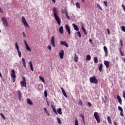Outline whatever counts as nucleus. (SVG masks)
Instances as JSON below:
<instances>
[{
	"label": "nucleus",
	"instance_id": "nucleus-29",
	"mask_svg": "<svg viewBox=\"0 0 125 125\" xmlns=\"http://www.w3.org/2000/svg\"><path fill=\"white\" fill-rule=\"evenodd\" d=\"M91 56H90V55H87L86 56V58L85 59V60L87 61H90V60H91Z\"/></svg>",
	"mask_w": 125,
	"mask_h": 125
},
{
	"label": "nucleus",
	"instance_id": "nucleus-7",
	"mask_svg": "<svg viewBox=\"0 0 125 125\" xmlns=\"http://www.w3.org/2000/svg\"><path fill=\"white\" fill-rule=\"evenodd\" d=\"M15 47H16V48L17 49V50L18 51L19 57L21 58V52L20 51V50H19V46L18 45V43H17V42H16L15 43Z\"/></svg>",
	"mask_w": 125,
	"mask_h": 125
},
{
	"label": "nucleus",
	"instance_id": "nucleus-39",
	"mask_svg": "<svg viewBox=\"0 0 125 125\" xmlns=\"http://www.w3.org/2000/svg\"><path fill=\"white\" fill-rule=\"evenodd\" d=\"M53 111H54V113H55L56 115H58V113H57V111H56V108H54L53 109Z\"/></svg>",
	"mask_w": 125,
	"mask_h": 125
},
{
	"label": "nucleus",
	"instance_id": "nucleus-46",
	"mask_svg": "<svg viewBox=\"0 0 125 125\" xmlns=\"http://www.w3.org/2000/svg\"><path fill=\"white\" fill-rule=\"evenodd\" d=\"M44 112L46 114V113H48V111L47 110V109H46L45 107L44 108Z\"/></svg>",
	"mask_w": 125,
	"mask_h": 125
},
{
	"label": "nucleus",
	"instance_id": "nucleus-60",
	"mask_svg": "<svg viewBox=\"0 0 125 125\" xmlns=\"http://www.w3.org/2000/svg\"><path fill=\"white\" fill-rule=\"evenodd\" d=\"M2 75H1V73L0 72V77H2Z\"/></svg>",
	"mask_w": 125,
	"mask_h": 125
},
{
	"label": "nucleus",
	"instance_id": "nucleus-43",
	"mask_svg": "<svg viewBox=\"0 0 125 125\" xmlns=\"http://www.w3.org/2000/svg\"><path fill=\"white\" fill-rule=\"evenodd\" d=\"M122 31H123V32H125V27L124 26H122Z\"/></svg>",
	"mask_w": 125,
	"mask_h": 125
},
{
	"label": "nucleus",
	"instance_id": "nucleus-48",
	"mask_svg": "<svg viewBox=\"0 0 125 125\" xmlns=\"http://www.w3.org/2000/svg\"><path fill=\"white\" fill-rule=\"evenodd\" d=\"M88 105L89 107H91L92 104H91V103L88 102Z\"/></svg>",
	"mask_w": 125,
	"mask_h": 125
},
{
	"label": "nucleus",
	"instance_id": "nucleus-59",
	"mask_svg": "<svg viewBox=\"0 0 125 125\" xmlns=\"http://www.w3.org/2000/svg\"><path fill=\"white\" fill-rule=\"evenodd\" d=\"M52 1L54 3H55V2H56V0H52Z\"/></svg>",
	"mask_w": 125,
	"mask_h": 125
},
{
	"label": "nucleus",
	"instance_id": "nucleus-64",
	"mask_svg": "<svg viewBox=\"0 0 125 125\" xmlns=\"http://www.w3.org/2000/svg\"><path fill=\"white\" fill-rule=\"evenodd\" d=\"M89 42H92V40L91 39H90Z\"/></svg>",
	"mask_w": 125,
	"mask_h": 125
},
{
	"label": "nucleus",
	"instance_id": "nucleus-5",
	"mask_svg": "<svg viewBox=\"0 0 125 125\" xmlns=\"http://www.w3.org/2000/svg\"><path fill=\"white\" fill-rule=\"evenodd\" d=\"M94 116L95 119L97 121V123H98V124L100 123V116L97 112H94Z\"/></svg>",
	"mask_w": 125,
	"mask_h": 125
},
{
	"label": "nucleus",
	"instance_id": "nucleus-57",
	"mask_svg": "<svg viewBox=\"0 0 125 125\" xmlns=\"http://www.w3.org/2000/svg\"><path fill=\"white\" fill-rule=\"evenodd\" d=\"M62 13H63V14L64 13H65V11H64L63 10H62Z\"/></svg>",
	"mask_w": 125,
	"mask_h": 125
},
{
	"label": "nucleus",
	"instance_id": "nucleus-44",
	"mask_svg": "<svg viewBox=\"0 0 125 125\" xmlns=\"http://www.w3.org/2000/svg\"><path fill=\"white\" fill-rule=\"evenodd\" d=\"M120 53H121V55H122V56H124V54L122 53V51L121 48H120Z\"/></svg>",
	"mask_w": 125,
	"mask_h": 125
},
{
	"label": "nucleus",
	"instance_id": "nucleus-33",
	"mask_svg": "<svg viewBox=\"0 0 125 125\" xmlns=\"http://www.w3.org/2000/svg\"><path fill=\"white\" fill-rule=\"evenodd\" d=\"M94 60L95 63H98V59L96 57H94Z\"/></svg>",
	"mask_w": 125,
	"mask_h": 125
},
{
	"label": "nucleus",
	"instance_id": "nucleus-53",
	"mask_svg": "<svg viewBox=\"0 0 125 125\" xmlns=\"http://www.w3.org/2000/svg\"><path fill=\"white\" fill-rule=\"evenodd\" d=\"M120 115H121L122 117H124V114L123 113V112H121Z\"/></svg>",
	"mask_w": 125,
	"mask_h": 125
},
{
	"label": "nucleus",
	"instance_id": "nucleus-15",
	"mask_svg": "<svg viewBox=\"0 0 125 125\" xmlns=\"http://www.w3.org/2000/svg\"><path fill=\"white\" fill-rule=\"evenodd\" d=\"M18 97L20 101H21V100L22 99V93H21V91H20V90H18Z\"/></svg>",
	"mask_w": 125,
	"mask_h": 125
},
{
	"label": "nucleus",
	"instance_id": "nucleus-45",
	"mask_svg": "<svg viewBox=\"0 0 125 125\" xmlns=\"http://www.w3.org/2000/svg\"><path fill=\"white\" fill-rule=\"evenodd\" d=\"M47 96V93L46 92V91H44V96L45 97H46Z\"/></svg>",
	"mask_w": 125,
	"mask_h": 125
},
{
	"label": "nucleus",
	"instance_id": "nucleus-4",
	"mask_svg": "<svg viewBox=\"0 0 125 125\" xmlns=\"http://www.w3.org/2000/svg\"><path fill=\"white\" fill-rule=\"evenodd\" d=\"M90 82L91 83H94V84H97L98 83V81L96 78V77L95 76H93V77H91L89 78Z\"/></svg>",
	"mask_w": 125,
	"mask_h": 125
},
{
	"label": "nucleus",
	"instance_id": "nucleus-35",
	"mask_svg": "<svg viewBox=\"0 0 125 125\" xmlns=\"http://www.w3.org/2000/svg\"><path fill=\"white\" fill-rule=\"evenodd\" d=\"M76 7L78 8H80L81 6H80V4L79 2H76Z\"/></svg>",
	"mask_w": 125,
	"mask_h": 125
},
{
	"label": "nucleus",
	"instance_id": "nucleus-12",
	"mask_svg": "<svg viewBox=\"0 0 125 125\" xmlns=\"http://www.w3.org/2000/svg\"><path fill=\"white\" fill-rule=\"evenodd\" d=\"M59 56L60 57L61 59H63V56H64V52L63 50H62L61 52L59 53Z\"/></svg>",
	"mask_w": 125,
	"mask_h": 125
},
{
	"label": "nucleus",
	"instance_id": "nucleus-10",
	"mask_svg": "<svg viewBox=\"0 0 125 125\" xmlns=\"http://www.w3.org/2000/svg\"><path fill=\"white\" fill-rule=\"evenodd\" d=\"M51 43L53 47H55V37L54 36H52L51 37Z\"/></svg>",
	"mask_w": 125,
	"mask_h": 125
},
{
	"label": "nucleus",
	"instance_id": "nucleus-58",
	"mask_svg": "<svg viewBox=\"0 0 125 125\" xmlns=\"http://www.w3.org/2000/svg\"><path fill=\"white\" fill-rule=\"evenodd\" d=\"M47 104L48 106H49V102L48 101H47Z\"/></svg>",
	"mask_w": 125,
	"mask_h": 125
},
{
	"label": "nucleus",
	"instance_id": "nucleus-52",
	"mask_svg": "<svg viewBox=\"0 0 125 125\" xmlns=\"http://www.w3.org/2000/svg\"><path fill=\"white\" fill-rule=\"evenodd\" d=\"M122 6L123 7V9H124V10L125 12V6L124 5L122 4Z\"/></svg>",
	"mask_w": 125,
	"mask_h": 125
},
{
	"label": "nucleus",
	"instance_id": "nucleus-6",
	"mask_svg": "<svg viewBox=\"0 0 125 125\" xmlns=\"http://www.w3.org/2000/svg\"><path fill=\"white\" fill-rule=\"evenodd\" d=\"M22 22L25 27H29V24L27 22V21L24 17H22Z\"/></svg>",
	"mask_w": 125,
	"mask_h": 125
},
{
	"label": "nucleus",
	"instance_id": "nucleus-55",
	"mask_svg": "<svg viewBox=\"0 0 125 125\" xmlns=\"http://www.w3.org/2000/svg\"><path fill=\"white\" fill-rule=\"evenodd\" d=\"M0 12H1V13H3V11H2V10L1 9L0 7Z\"/></svg>",
	"mask_w": 125,
	"mask_h": 125
},
{
	"label": "nucleus",
	"instance_id": "nucleus-37",
	"mask_svg": "<svg viewBox=\"0 0 125 125\" xmlns=\"http://www.w3.org/2000/svg\"><path fill=\"white\" fill-rule=\"evenodd\" d=\"M65 15H66V17H67V19H68L69 20V19H70V17H69V16L68 15V14H67V11L65 10Z\"/></svg>",
	"mask_w": 125,
	"mask_h": 125
},
{
	"label": "nucleus",
	"instance_id": "nucleus-17",
	"mask_svg": "<svg viewBox=\"0 0 125 125\" xmlns=\"http://www.w3.org/2000/svg\"><path fill=\"white\" fill-rule=\"evenodd\" d=\"M21 62L22 63V64L25 68H26V61L25 60V59L23 58L21 59Z\"/></svg>",
	"mask_w": 125,
	"mask_h": 125
},
{
	"label": "nucleus",
	"instance_id": "nucleus-40",
	"mask_svg": "<svg viewBox=\"0 0 125 125\" xmlns=\"http://www.w3.org/2000/svg\"><path fill=\"white\" fill-rule=\"evenodd\" d=\"M75 125H79V124H78V121L77 119H75Z\"/></svg>",
	"mask_w": 125,
	"mask_h": 125
},
{
	"label": "nucleus",
	"instance_id": "nucleus-13",
	"mask_svg": "<svg viewBox=\"0 0 125 125\" xmlns=\"http://www.w3.org/2000/svg\"><path fill=\"white\" fill-rule=\"evenodd\" d=\"M65 29H66L67 32H68V34L69 36H70V33H71L70 29V27H69V26L67 24L65 25Z\"/></svg>",
	"mask_w": 125,
	"mask_h": 125
},
{
	"label": "nucleus",
	"instance_id": "nucleus-41",
	"mask_svg": "<svg viewBox=\"0 0 125 125\" xmlns=\"http://www.w3.org/2000/svg\"><path fill=\"white\" fill-rule=\"evenodd\" d=\"M0 115L2 117L3 120H5V117L4 116V115H3V114H2V113H0Z\"/></svg>",
	"mask_w": 125,
	"mask_h": 125
},
{
	"label": "nucleus",
	"instance_id": "nucleus-27",
	"mask_svg": "<svg viewBox=\"0 0 125 125\" xmlns=\"http://www.w3.org/2000/svg\"><path fill=\"white\" fill-rule=\"evenodd\" d=\"M103 66V65L102 63H101V64L99 66V70L100 72H101L102 71Z\"/></svg>",
	"mask_w": 125,
	"mask_h": 125
},
{
	"label": "nucleus",
	"instance_id": "nucleus-28",
	"mask_svg": "<svg viewBox=\"0 0 125 125\" xmlns=\"http://www.w3.org/2000/svg\"><path fill=\"white\" fill-rule=\"evenodd\" d=\"M57 113L60 115L62 114V109L61 108L58 109Z\"/></svg>",
	"mask_w": 125,
	"mask_h": 125
},
{
	"label": "nucleus",
	"instance_id": "nucleus-38",
	"mask_svg": "<svg viewBox=\"0 0 125 125\" xmlns=\"http://www.w3.org/2000/svg\"><path fill=\"white\" fill-rule=\"evenodd\" d=\"M118 108L121 112H123V109L122 107L119 106Z\"/></svg>",
	"mask_w": 125,
	"mask_h": 125
},
{
	"label": "nucleus",
	"instance_id": "nucleus-50",
	"mask_svg": "<svg viewBox=\"0 0 125 125\" xmlns=\"http://www.w3.org/2000/svg\"><path fill=\"white\" fill-rule=\"evenodd\" d=\"M104 3L106 6H107V1H104Z\"/></svg>",
	"mask_w": 125,
	"mask_h": 125
},
{
	"label": "nucleus",
	"instance_id": "nucleus-47",
	"mask_svg": "<svg viewBox=\"0 0 125 125\" xmlns=\"http://www.w3.org/2000/svg\"><path fill=\"white\" fill-rule=\"evenodd\" d=\"M107 31L108 35H110V32L108 28L107 29Z\"/></svg>",
	"mask_w": 125,
	"mask_h": 125
},
{
	"label": "nucleus",
	"instance_id": "nucleus-61",
	"mask_svg": "<svg viewBox=\"0 0 125 125\" xmlns=\"http://www.w3.org/2000/svg\"><path fill=\"white\" fill-rule=\"evenodd\" d=\"M46 114H47L48 116H50V115L48 112L46 113Z\"/></svg>",
	"mask_w": 125,
	"mask_h": 125
},
{
	"label": "nucleus",
	"instance_id": "nucleus-63",
	"mask_svg": "<svg viewBox=\"0 0 125 125\" xmlns=\"http://www.w3.org/2000/svg\"><path fill=\"white\" fill-rule=\"evenodd\" d=\"M120 43L121 44V43H123V41H122V40H121L120 41Z\"/></svg>",
	"mask_w": 125,
	"mask_h": 125
},
{
	"label": "nucleus",
	"instance_id": "nucleus-18",
	"mask_svg": "<svg viewBox=\"0 0 125 125\" xmlns=\"http://www.w3.org/2000/svg\"><path fill=\"white\" fill-rule=\"evenodd\" d=\"M72 26L75 31H79V29L77 25H76L75 23H73Z\"/></svg>",
	"mask_w": 125,
	"mask_h": 125
},
{
	"label": "nucleus",
	"instance_id": "nucleus-62",
	"mask_svg": "<svg viewBox=\"0 0 125 125\" xmlns=\"http://www.w3.org/2000/svg\"><path fill=\"white\" fill-rule=\"evenodd\" d=\"M114 125H117V123L116 122H114Z\"/></svg>",
	"mask_w": 125,
	"mask_h": 125
},
{
	"label": "nucleus",
	"instance_id": "nucleus-2",
	"mask_svg": "<svg viewBox=\"0 0 125 125\" xmlns=\"http://www.w3.org/2000/svg\"><path fill=\"white\" fill-rule=\"evenodd\" d=\"M21 87L22 88H27V83L26 82V78L22 77V81L20 82Z\"/></svg>",
	"mask_w": 125,
	"mask_h": 125
},
{
	"label": "nucleus",
	"instance_id": "nucleus-31",
	"mask_svg": "<svg viewBox=\"0 0 125 125\" xmlns=\"http://www.w3.org/2000/svg\"><path fill=\"white\" fill-rule=\"evenodd\" d=\"M39 79H40V80L43 83H45V81H44V80L43 79V77H41V76H39Z\"/></svg>",
	"mask_w": 125,
	"mask_h": 125
},
{
	"label": "nucleus",
	"instance_id": "nucleus-8",
	"mask_svg": "<svg viewBox=\"0 0 125 125\" xmlns=\"http://www.w3.org/2000/svg\"><path fill=\"white\" fill-rule=\"evenodd\" d=\"M2 21L3 24L5 27H8V23L7 22V21L6 20V19L5 18H2Z\"/></svg>",
	"mask_w": 125,
	"mask_h": 125
},
{
	"label": "nucleus",
	"instance_id": "nucleus-22",
	"mask_svg": "<svg viewBox=\"0 0 125 125\" xmlns=\"http://www.w3.org/2000/svg\"><path fill=\"white\" fill-rule=\"evenodd\" d=\"M80 116L81 118H82L83 122L84 125L85 124V121H84V115L81 114L80 115Z\"/></svg>",
	"mask_w": 125,
	"mask_h": 125
},
{
	"label": "nucleus",
	"instance_id": "nucleus-24",
	"mask_svg": "<svg viewBox=\"0 0 125 125\" xmlns=\"http://www.w3.org/2000/svg\"><path fill=\"white\" fill-rule=\"evenodd\" d=\"M75 57H74V61L75 62H78V60H79V57H78V56L77 55V54L75 53Z\"/></svg>",
	"mask_w": 125,
	"mask_h": 125
},
{
	"label": "nucleus",
	"instance_id": "nucleus-23",
	"mask_svg": "<svg viewBox=\"0 0 125 125\" xmlns=\"http://www.w3.org/2000/svg\"><path fill=\"white\" fill-rule=\"evenodd\" d=\"M59 32H60V34H62L63 33V28L62 26L60 27Z\"/></svg>",
	"mask_w": 125,
	"mask_h": 125
},
{
	"label": "nucleus",
	"instance_id": "nucleus-3",
	"mask_svg": "<svg viewBox=\"0 0 125 125\" xmlns=\"http://www.w3.org/2000/svg\"><path fill=\"white\" fill-rule=\"evenodd\" d=\"M11 77L12 78V81L13 83H15L16 81V74H15V71L14 70H12V73L11 74Z\"/></svg>",
	"mask_w": 125,
	"mask_h": 125
},
{
	"label": "nucleus",
	"instance_id": "nucleus-42",
	"mask_svg": "<svg viewBox=\"0 0 125 125\" xmlns=\"http://www.w3.org/2000/svg\"><path fill=\"white\" fill-rule=\"evenodd\" d=\"M77 35L79 37V38H81V34L80 31L77 32Z\"/></svg>",
	"mask_w": 125,
	"mask_h": 125
},
{
	"label": "nucleus",
	"instance_id": "nucleus-36",
	"mask_svg": "<svg viewBox=\"0 0 125 125\" xmlns=\"http://www.w3.org/2000/svg\"><path fill=\"white\" fill-rule=\"evenodd\" d=\"M97 7H98L101 10H103L100 5L98 3H97Z\"/></svg>",
	"mask_w": 125,
	"mask_h": 125
},
{
	"label": "nucleus",
	"instance_id": "nucleus-21",
	"mask_svg": "<svg viewBox=\"0 0 125 125\" xmlns=\"http://www.w3.org/2000/svg\"><path fill=\"white\" fill-rule=\"evenodd\" d=\"M61 90H62V93L63 94V96H64L65 98H67V94H66L65 91L63 89V87H62V88H61Z\"/></svg>",
	"mask_w": 125,
	"mask_h": 125
},
{
	"label": "nucleus",
	"instance_id": "nucleus-54",
	"mask_svg": "<svg viewBox=\"0 0 125 125\" xmlns=\"http://www.w3.org/2000/svg\"><path fill=\"white\" fill-rule=\"evenodd\" d=\"M123 97L125 98V91H123Z\"/></svg>",
	"mask_w": 125,
	"mask_h": 125
},
{
	"label": "nucleus",
	"instance_id": "nucleus-20",
	"mask_svg": "<svg viewBox=\"0 0 125 125\" xmlns=\"http://www.w3.org/2000/svg\"><path fill=\"white\" fill-rule=\"evenodd\" d=\"M117 99H118V100L119 103L121 105H122V101L121 98L120 97V96L119 95H117Z\"/></svg>",
	"mask_w": 125,
	"mask_h": 125
},
{
	"label": "nucleus",
	"instance_id": "nucleus-14",
	"mask_svg": "<svg viewBox=\"0 0 125 125\" xmlns=\"http://www.w3.org/2000/svg\"><path fill=\"white\" fill-rule=\"evenodd\" d=\"M61 44H62V45H64V46H66V47H68V44L65 41H61Z\"/></svg>",
	"mask_w": 125,
	"mask_h": 125
},
{
	"label": "nucleus",
	"instance_id": "nucleus-9",
	"mask_svg": "<svg viewBox=\"0 0 125 125\" xmlns=\"http://www.w3.org/2000/svg\"><path fill=\"white\" fill-rule=\"evenodd\" d=\"M24 42L26 50H27L28 51H31V48H30V46H29V45L28 44V43H27V42L26 41V40H24Z\"/></svg>",
	"mask_w": 125,
	"mask_h": 125
},
{
	"label": "nucleus",
	"instance_id": "nucleus-51",
	"mask_svg": "<svg viewBox=\"0 0 125 125\" xmlns=\"http://www.w3.org/2000/svg\"><path fill=\"white\" fill-rule=\"evenodd\" d=\"M22 35H23V36L24 38H26V34H25V32H22Z\"/></svg>",
	"mask_w": 125,
	"mask_h": 125
},
{
	"label": "nucleus",
	"instance_id": "nucleus-26",
	"mask_svg": "<svg viewBox=\"0 0 125 125\" xmlns=\"http://www.w3.org/2000/svg\"><path fill=\"white\" fill-rule=\"evenodd\" d=\"M107 119L108 124H112L111 120L110 117L109 116H107Z\"/></svg>",
	"mask_w": 125,
	"mask_h": 125
},
{
	"label": "nucleus",
	"instance_id": "nucleus-32",
	"mask_svg": "<svg viewBox=\"0 0 125 125\" xmlns=\"http://www.w3.org/2000/svg\"><path fill=\"white\" fill-rule=\"evenodd\" d=\"M57 119L58 123L59 125H61L62 123H61V121L59 117H57Z\"/></svg>",
	"mask_w": 125,
	"mask_h": 125
},
{
	"label": "nucleus",
	"instance_id": "nucleus-16",
	"mask_svg": "<svg viewBox=\"0 0 125 125\" xmlns=\"http://www.w3.org/2000/svg\"><path fill=\"white\" fill-rule=\"evenodd\" d=\"M104 52L105 53V57H107V54H108V51H107V48L106 47V46H104Z\"/></svg>",
	"mask_w": 125,
	"mask_h": 125
},
{
	"label": "nucleus",
	"instance_id": "nucleus-1",
	"mask_svg": "<svg viewBox=\"0 0 125 125\" xmlns=\"http://www.w3.org/2000/svg\"><path fill=\"white\" fill-rule=\"evenodd\" d=\"M53 11L55 20H56V21H57V22L58 23V25L60 26L61 21L58 16V12L57 9L55 7H54L53 8Z\"/></svg>",
	"mask_w": 125,
	"mask_h": 125
},
{
	"label": "nucleus",
	"instance_id": "nucleus-56",
	"mask_svg": "<svg viewBox=\"0 0 125 125\" xmlns=\"http://www.w3.org/2000/svg\"><path fill=\"white\" fill-rule=\"evenodd\" d=\"M51 107H52V109L55 108V106L54 105H51Z\"/></svg>",
	"mask_w": 125,
	"mask_h": 125
},
{
	"label": "nucleus",
	"instance_id": "nucleus-30",
	"mask_svg": "<svg viewBox=\"0 0 125 125\" xmlns=\"http://www.w3.org/2000/svg\"><path fill=\"white\" fill-rule=\"evenodd\" d=\"M82 29L83 32L84 33V35H87V32L86 31V30L85 29V28L83 27V26H82Z\"/></svg>",
	"mask_w": 125,
	"mask_h": 125
},
{
	"label": "nucleus",
	"instance_id": "nucleus-25",
	"mask_svg": "<svg viewBox=\"0 0 125 125\" xmlns=\"http://www.w3.org/2000/svg\"><path fill=\"white\" fill-rule=\"evenodd\" d=\"M29 63L30 65L31 70L32 71H34V67H33V64L32 63V62H29Z\"/></svg>",
	"mask_w": 125,
	"mask_h": 125
},
{
	"label": "nucleus",
	"instance_id": "nucleus-19",
	"mask_svg": "<svg viewBox=\"0 0 125 125\" xmlns=\"http://www.w3.org/2000/svg\"><path fill=\"white\" fill-rule=\"evenodd\" d=\"M27 102L28 104L30 105H33V102H32V101H31V100L30 99H27Z\"/></svg>",
	"mask_w": 125,
	"mask_h": 125
},
{
	"label": "nucleus",
	"instance_id": "nucleus-11",
	"mask_svg": "<svg viewBox=\"0 0 125 125\" xmlns=\"http://www.w3.org/2000/svg\"><path fill=\"white\" fill-rule=\"evenodd\" d=\"M104 64L106 68L108 69L109 67L110 63L107 61H104Z\"/></svg>",
	"mask_w": 125,
	"mask_h": 125
},
{
	"label": "nucleus",
	"instance_id": "nucleus-49",
	"mask_svg": "<svg viewBox=\"0 0 125 125\" xmlns=\"http://www.w3.org/2000/svg\"><path fill=\"white\" fill-rule=\"evenodd\" d=\"M47 48H48V49H49V50H51V46L48 45V46H47Z\"/></svg>",
	"mask_w": 125,
	"mask_h": 125
},
{
	"label": "nucleus",
	"instance_id": "nucleus-34",
	"mask_svg": "<svg viewBox=\"0 0 125 125\" xmlns=\"http://www.w3.org/2000/svg\"><path fill=\"white\" fill-rule=\"evenodd\" d=\"M79 104H80L81 106H83V102L81 101V100H79Z\"/></svg>",
	"mask_w": 125,
	"mask_h": 125
}]
</instances>
